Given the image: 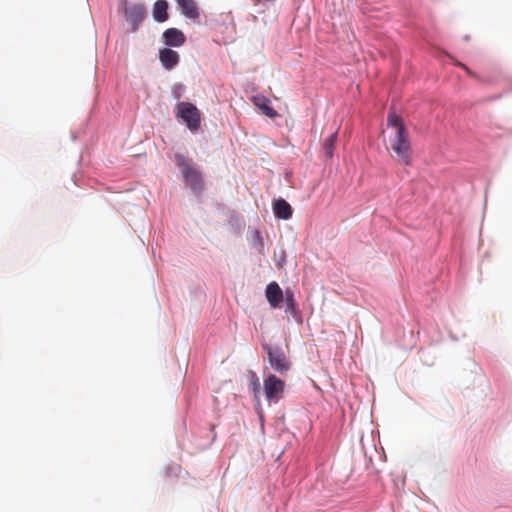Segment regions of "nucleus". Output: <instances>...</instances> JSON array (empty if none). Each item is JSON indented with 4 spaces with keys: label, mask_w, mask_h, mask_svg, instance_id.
<instances>
[{
    "label": "nucleus",
    "mask_w": 512,
    "mask_h": 512,
    "mask_svg": "<svg viewBox=\"0 0 512 512\" xmlns=\"http://www.w3.org/2000/svg\"><path fill=\"white\" fill-rule=\"evenodd\" d=\"M168 3L166 0H157L153 6V18L157 22H165L168 19Z\"/></svg>",
    "instance_id": "obj_13"
},
{
    "label": "nucleus",
    "mask_w": 512,
    "mask_h": 512,
    "mask_svg": "<svg viewBox=\"0 0 512 512\" xmlns=\"http://www.w3.org/2000/svg\"><path fill=\"white\" fill-rule=\"evenodd\" d=\"M458 65H459L461 68H463V69H464V70H465L469 75H472V76L474 75V74L469 70V68H467L464 64L459 63Z\"/></svg>",
    "instance_id": "obj_19"
},
{
    "label": "nucleus",
    "mask_w": 512,
    "mask_h": 512,
    "mask_svg": "<svg viewBox=\"0 0 512 512\" xmlns=\"http://www.w3.org/2000/svg\"><path fill=\"white\" fill-rule=\"evenodd\" d=\"M174 161L180 169L185 184L192 189L195 194H201L204 190V180L198 166L192 159L177 153Z\"/></svg>",
    "instance_id": "obj_2"
},
{
    "label": "nucleus",
    "mask_w": 512,
    "mask_h": 512,
    "mask_svg": "<svg viewBox=\"0 0 512 512\" xmlns=\"http://www.w3.org/2000/svg\"><path fill=\"white\" fill-rule=\"evenodd\" d=\"M336 141H337V132H334L332 133L325 141H324V144H323V149H324V152H325V155L328 157V158H331L334 154V150H335V145H336Z\"/></svg>",
    "instance_id": "obj_17"
},
{
    "label": "nucleus",
    "mask_w": 512,
    "mask_h": 512,
    "mask_svg": "<svg viewBox=\"0 0 512 512\" xmlns=\"http://www.w3.org/2000/svg\"><path fill=\"white\" fill-rule=\"evenodd\" d=\"M263 350L266 352L271 368L280 375H286L291 369V361L282 348L264 344Z\"/></svg>",
    "instance_id": "obj_4"
},
{
    "label": "nucleus",
    "mask_w": 512,
    "mask_h": 512,
    "mask_svg": "<svg viewBox=\"0 0 512 512\" xmlns=\"http://www.w3.org/2000/svg\"><path fill=\"white\" fill-rule=\"evenodd\" d=\"M265 295L272 308H278L285 297V293L276 282H271L266 286Z\"/></svg>",
    "instance_id": "obj_7"
},
{
    "label": "nucleus",
    "mask_w": 512,
    "mask_h": 512,
    "mask_svg": "<svg viewBox=\"0 0 512 512\" xmlns=\"http://www.w3.org/2000/svg\"><path fill=\"white\" fill-rule=\"evenodd\" d=\"M250 242L251 245L256 248L259 254H265L263 238L258 230L254 229L251 232Z\"/></svg>",
    "instance_id": "obj_16"
},
{
    "label": "nucleus",
    "mask_w": 512,
    "mask_h": 512,
    "mask_svg": "<svg viewBox=\"0 0 512 512\" xmlns=\"http://www.w3.org/2000/svg\"><path fill=\"white\" fill-rule=\"evenodd\" d=\"M125 17L132 23V31L135 32L146 17V9L142 4H132L125 8Z\"/></svg>",
    "instance_id": "obj_6"
},
{
    "label": "nucleus",
    "mask_w": 512,
    "mask_h": 512,
    "mask_svg": "<svg viewBox=\"0 0 512 512\" xmlns=\"http://www.w3.org/2000/svg\"><path fill=\"white\" fill-rule=\"evenodd\" d=\"M159 60L165 69L171 70L179 63L180 56L170 48H163L159 51Z\"/></svg>",
    "instance_id": "obj_9"
},
{
    "label": "nucleus",
    "mask_w": 512,
    "mask_h": 512,
    "mask_svg": "<svg viewBox=\"0 0 512 512\" xmlns=\"http://www.w3.org/2000/svg\"><path fill=\"white\" fill-rule=\"evenodd\" d=\"M263 389L268 403H277L283 398L285 382L275 374L269 373L263 380Z\"/></svg>",
    "instance_id": "obj_5"
},
{
    "label": "nucleus",
    "mask_w": 512,
    "mask_h": 512,
    "mask_svg": "<svg viewBox=\"0 0 512 512\" xmlns=\"http://www.w3.org/2000/svg\"><path fill=\"white\" fill-rule=\"evenodd\" d=\"M163 38L166 45L173 47H180L186 41L184 33L177 28H168L165 30Z\"/></svg>",
    "instance_id": "obj_8"
},
{
    "label": "nucleus",
    "mask_w": 512,
    "mask_h": 512,
    "mask_svg": "<svg viewBox=\"0 0 512 512\" xmlns=\"http://www.w3.org/2000/svg\"><path fill=\"white\" fill-rule=\"evenodd\" d=\"M387 124L394 129V135L389 139V149L394 153L391 157L401 165H411L413 150L409 132L402 118L391 111L387 117Z\"/></svg>",
    "instance_id": "obj_1"
},
{
    "label": "nucleus",
    "mask_w": 512,
    "mask_h": 512,
    "mask_svg": "<svg viewBox=\"0 0 512 512\" xmlns=\"http://www.w3.org/2000/svg\"><path fill=\"white\" fill-rule=\"evenodd\" d=\"M174 95L176 99L181 98V86H178L174 89Z\"/></svg>",
    "instance_id": "obj_18"
},
{
    "label": "nucleus",
    "mask_w": 512,
    "mask_h": 512,
    "mask_svg": "<svg viewBox=\"0 0 512 512\" xmlns=\"http://www.w3.org/2000/svg\"><path fill=\"white\" fill-rule=\"evenodd\" d=\"M248 378H249V388L252 391L254 398L256 400H259V396H260V392H261L259 378H258L257 374L252 370H250L248 372Z\"/></svg>",
    "instance_id": "obj_15"
},
{
    "label": "nucleus",
    "mask_w": 512,
    "mask_h": 512,
    "mask_svg": "<svg viewBox=\"0 0 512 512\" xmlns=\"http://www.w3.org/2000/svg\"><path fill=\"white\" fill-rule=\"evenodd\" d=\"M177 119H181L191 132H197L201 128V111L190 102H178L174 109Z\"/></svg>",
    "instance_id": "obj_3"
},
{
    "label": "nucleus",
    "mask_w": 512,
    "mask_h": 512,
    "mask_svg": "<svg viewBox=\"0 0 512 512\" xmlns=\"http://www.w3.org/2000/svg\"><path fill=\"white\" fill-rule=\"evenodd\" d=\"M254 104L269 118H275L278 116L276 110H274L269 104L270 101L266 97L257 96L254 98Z\"/></svg>",
    "instance_id": "obj_14"
},
{
    "label": "nucleus",
    "mask_w": 512,
    "mask_h": 512,
    "mask_svg": "<svg viewBox=\"0 0 512 512\" xmlns=\"http://www.w3.org/2000/svg\"><path fill=\"white\" fill-rule=\"evenodd\" d=\"M182 14L189 19H197L199 11L194 0H176Z\"/></svg>",
    "instance_id": "obj_11"
},
{
    "label": "nucleus",
    "mask_w": 512,
    "mask_h": 512,
    "mask_svg": "<svg viewBox=\"0 0 512 512\" xmlns=\"http://www.w3.org/2000/svg\"><path fill=\"white\" fill-rule=\"evenodd\" d=\"M273 211H274V215L277 218L283 219V220L290 219L292 217V213H293V210H292V207L290 206V204L282 198L276 200L273 203Z\"/></svg>",
    "instance_id": "obj_10"
},
{
    "label": "nucleus",
    "mask_w": 512,
    "mask_h": 512,
    "mask_svg": "<svg viewBox=\"0 0 512 512\" xmlns=\"http://www.w3.org/2000/svg\"><path fill=\"white\" fill-rule=\"evenodd\" d=\"M286 304L285 312L290 314L293 318L301 321L300 312L297 306V303L294 298V293L290 289H287L285 291V297L283 299Z\"/></svg>",
    "instance_id": "obj_12"
}]
</instances>
